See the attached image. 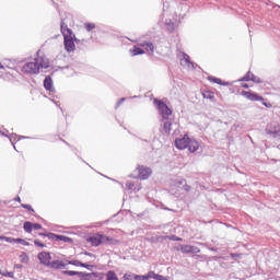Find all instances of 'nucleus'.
<instances>
[{"label": "nucleus", "mask_w": 280, "mask_h": 280, "mask_svg": "<svg viewBox=\"0 0 280 280\" xmlns=\"http://www.w3.org/2000/svg\"><path fill=\"white\" fill-rule=\"evenodd\" d=\"M20 261H21V264H27V261H30V257L27 256V254L22 253L20 255Z\"/></svg>", "instance_id": "nucleus-29"}, {"label": "nucleus", "mask_w": 280, "mask_h": 280, "mask_svg": "<svg viewBox=\"0 0 280 280\" xmlns=\"http://www.w3.org/2000/svg\"><path fill=\"white\" fill-rule=\"evenodd\" d=\"M35 63L37 65L39 71L40 69H49V59L47 58V56H45V52H43V50H37Z\"/></svg>", "instance_id": "nucleus-2"}, {"label": "nucleus", "mask_w": 280, "mask_h": 280, "mask_svg": "<svg viewBox=\"0 0 280 280\" xmlns=\"http://www.w3.org/2000/svg\"><path fill=\"white\" fill-rule=\"evenodd\" d=\"M242 88H243V89H248V84L242 83Z\"/></svg>", "instance_id": "nucleus-44"}, {"label": "nucleus", "mask_w": 280, "mask_h": 280, "mask_svg": "<svg viewBox=\"0 0 280 280\" xmlns=\"http://www.w3.org/2000/svg\"><path fill=\"white\" fill-rule=\"evenodd\" d=\"M265 130L267 135H280V124L278 121L272 120L269 124H267Z\"/></svg>", "instance_id": "nucleus-5"}, {"label": "nucleus", "mask_w": 280, "mask_h": 280, "mask_svg": "<svg viewBox=\"0 0 280 280\" xmlns=\"http://www.w3.org/2000/svg\"><path fill=\"white\" fill-rule=\"evenodd\" d=\"M130 51L132 56H143V54H145V50H143V48H140L138 46H133V48Z\"/></svg>", "instance_id": "nucleus-21"}, {"label": "nucleus", "mask_w": 280, "mask_h": 280, "mask_svg": "<svg viewBox=\"0 0 280 280\" xmlns=\"http://www.w3.org/2000/svg\"><path fill=\"white\" fill-rule=\"evenodd\" d=\"M179 250L180 253H184V254H198L200 253V248L194 246V245H180L179 247Z\"/></svg>", "instance_id": "nucleus-13"}, {"label": "nucleus", "mask_w": 280, "mask_h": 280, "mask_svg": "<svg viewBox=\"0 0 280 280\" xmlns=\"http://www.w3.org/2000/svg\"><path fill=\"white\" fill-rule=\"evenodd\" d=\"M84 27H85L86 32H92V30H95V24H93V23H85Z\"/></svg>", "instance_id": "nucleus-32"}, {"label": "nucleus", "mask_w": 280, "mask_h": 280, "mask_svg": "<svg viewBox=\"0 0 280 280\" xmlns=\"http://www.w3.org/2000/svg\"><path fill=\"white\" fill-rule=\"evenodd\" d=\"M171 240H172L173 242H183V238H180V237H178V236H176V235L171 236Z\"/></svg>", "instance_id": "nucleus-38"}, {"label": "nucleus", "mask_w": 280, "mask_h": 280, "mask_svg": "<svg viewBox=\"0 0 280 280\" xmlns=\"http://www.w3.org/2000/svg\"><path fill=\"white\" fill-rule=\"evenodd\" d=\"M190 139L191 138H189L188 135H184L183 138H176L175 148H177V150H187V144L189 143Z\"/></svg>", "instance_id": "nucleus-6"}, {"label": "nucleus", "mask_w": 280, "mask_h": 280, "mask_svg": "<svg viewBox=\"0 0 280 280\" xmlns=\"http://www.w3.org/2000/svg\"><path fill=\"white\" fill-rule=\"evenodd\" d=\"M252 82H257V83H259L260 81H259V79H257V77L254 75V80H252Z\"/></svg>", "instance_id": "nucleus-43"}, {"label": "nucleus", "mask_w": 280, "mask_h": 280, "mask_svg": "<svg viewBox=\"0 0 280 280\" xmlns=\"http://www.w3.org/2000/svg\"><path fill=\"white\" fill-rule=\"evenodd\" d=\"M182 67H186V69H194V62L189 58V55L184 54L183 58L180 59Z\"/></svg>", "instance_id": "nucleus-15"}, {"label": "nucleus", "mask_w": 280, "mask_h": 280, "mask_svg": "<svg viewBox=\"0 0 280 280\" xmlns=\"http://www.w3.org/2000/svg\"><path fill=\"white\" fill-rule=\"evenodd\" d=\"M208 80L209 82H213V84H224L222 83V79H218L215 77H209Z\"/></svg>", "instance_id": "nucleus-30"}, {"label": "nucleus", "mask_w": 280, "mask_h": 280, "mask_svg": "<svg viewBox=\"0 0 280 280\" xmlns=\"http://www.w3.org/2000/svg\"><path fill=\"white\" fill-rule=\"evenodd\" d=\"M126 186L128 187V189H132L135 187V184L128 183V184H126Z\"/></svg>", "instance_id": "nucleus-42"}, {"label": "nucleus", "mask_w": 280, "mask_h": 280, "mask_svg": "<svg viewBox=\"0 0 280 280\" xmlns=\"http://www.w3.org/2000/svg\"><path fill=\"white\" fill-rule=\"evenodd\" d=\"M86 242L91 244V246H101V244H104L103 235L93 234L86 238Z\"/></svg>", "instance_id": "nucleus-10"}, {"label": "nucleus", "mask_w": 280, "mask_h": 280, "mask_svg": "<svg viewBox=\"0 0 280 280\" xmlns=\"http://www.w3.org/2000/svg\"><path fill=\"white\" fill-rule=\"evenodd\" d=\"M0 275H3V272L1 271V269H0Z\"/></svg>", "instance_id": "nucleus-49"}, {"label": "nucleus", "mask_w": 280, "mask_h": 280, "mask_svg": "<svg viewBox=\"0 0 280 280\" xmlns=\"http://www.w3.org/2000/svg\"><path fill=\"white\" fill-rule=\"evenodd\" d=\"M0 240H5V236H0Z\"/></svg>", "instance_id": "nucleus-48"}, {"label": "nucleus", "mask_w": 280, "mask_h": 280, "mask_svg": "<svg viewBox=\"0 0 280 280\" xmlns=\"http://www.w3.org/2000/svg\"><path fill=\"white\" fill-rule=\"evenodd\" d=\"M241 95H243V97H246V100H249V102H264L262 96L250 91H242Z\"/></svg>", "instance_id": "nucleus-7"}, {"label": "nucleus", "mask_w": 280, "mask_h": 280, "mask_svg": "<svg viewBox=\"0 0 280 280\" xmlns=\"http://www.w3.org/2000/svg\"><path fill=\"white\" fill-rule=\"evenodd\" d=\"M15 244H22L23 246H30V243L23 238H15Z\"/></svg>", "instance_id": "nucleus-33"}, {"label": "nucleus", "mask_w": 280, "mask_h": 280, "mask_svg": "<svg viewBox=\"0 0 280 280\" xmlns=\"http://www.w3.org/2000/svg\"><path fill=\"white\" fill-rule=\"evenodd\" d=\"M262 106H266V108H272V104L271 103L262 102Z\"/></svg>", "instance_id": "nucleus-41"}, {"label": "nucleus", "mask_w": 280, "mask_h": 280, "mask_svg": "<svg viewBox=\"0 0 280 280\" xmlns=\"http://www.w3.org/2000/svg\"><path fill=\"white\" fill-rule=\"evenodd\" d=\"M49 266L50 268H55V270H60V268H65V266H67V260H54Z\"/></svg>", "instance_id": "nucleus-18"}, {"label": "nucleus", "mask_w": 280, "mask_h": 280, "mask_svg": "<svg viewBox=\"0 0 280 280\" xmlns=\"http://www.w3.org/2000/svg\"><path fill=\"white\" fill-rule=\"evenodd\" d=\"M152 272H149L147 276H139L135 273H125L122 280H149L152 279Z\"/></svg>", "instance_id": "nucleus-9"}, {"label": "nucleus", "mask_w": 280, "mask_h": 280, "mask_svg": "<svg viewBox=\"0 0 280 280\" xmlns=\"http://www.w3.org/2000/svg\"><path fill=\"white\" fill-rule=\"evenodd\" d=\"M139 46L140 47H145L147 51H150V54H154V44H152L150 42H143V43H140Z\"/></svg>", "instance_id": "nucleus-20"}, {"label": "nucleus", "mask_w": 280, "mask_h": 280, "mask_svg": "<svg viewBox=\"0 0 280 280\" xmlns=\"http://www.w3.org/2000/svg\"><path fill=\"white\" fill-rule=\"evenodd\" d=\"M22 73H25L26 75H36L40 73V70L38 69V65H36V61L26 62L22 69Z\"/></svg>", "instance_id": "nucleus-3"}, {"label": "nucleus", "mask_w": 280, "mask_h": 280, "mask_svg": "<svg viewBox=\"0 0 280 280\" xmlns=\"http://www.w3.org/2000/svg\"><path fill=\"white\" fill-rule=\"evenodd\" d=\"M44 88L46 91H49L50 93H54V80L51 77L47 75L44 80Z\"/></svg>", "instance_id": "nucleus-16"}, {"label": "nucleus", "mask_w": 280, "mask_h": 280, "mask_svg": "<svg viewBox=\"0 0 280 280\" xmlns=\"http://www.w3.org/2000/svg\"><path fill=\"white\" fill-rule=\"evenodd\" d=\"M34 244H35V246H37L38 248H45V244H43L40 241H38V240H35L34 241Z\"/></svg>", "instance_id": "nucleus-36"}, {"label": "nucleus", "mask_w": 280, "mask_h": 280, "mask_svg": "<svg viewBox=\"0 0 280 280\" xmlns=\"http://www.w3.org/2000/svg\"><path fill=\"white\" fill-rule=\"evenodd\" d=\"M40 229H43V225L39 223H33V231H40Z\"/></svg>", "instance_id": "nucleus-37"}, {"label": "nucleus", "mask_w": 280, "mask_h": 280, "mask_svg": "<svg viewBox=\"0 0 280 280\" xmlns=\"http://www.w3.org/2000/svg\"><path fill=\"white\" fill-rule=\"evenodd\" d=\"M57 242H65V244H73V238L65 235H59Z\"/></svg>", "instance_id": "nucleus-23"}, {"label": "nucleus", "mask_w": 280, "mask_h": 280, "mask_svg": "<svg viewBox=\"0 0 280 280\" xmlns=\"http://www.w3.org/2000/svg\"><path fill=\"white\" fill-rule=\"evenodd\" d=\"M14 241H15V238H13V237L4 236V242H9L10 244H12V242H14Z\"/></svg>", "instance_id": "nucleus-40"}, {"label": "nucleus", "mask_w": 280, "mask_h": 280, "mask_svg": "<svg viewBox=\"0 0 280 280\" xmlns=\"http://www.w3.org/2000/svg\"><path fill=\"white\" fill-rule=\"evenodd\" d=\"M119 244L118 240H115L110 236L103 235V244Z\"/></svg>", "instance_id": "nucleus-24"}, {"label": "nucleus", "mask_w": 280, "mask_h": 280, "mask_svg": "<svg viewBox=\"0 0 280 280\" xmlns=\"http://www.w3.org/2000/svg\"><path fill=\"white\" fill-rule=\"evenodd\" d=\"M0 69H3V65L0 62Z\"/></svg>", "instance_id": "nucleus-47"}, {"label": "nucleus", "mask_w": 280, "mask_h": 280, "mask_svg": "<svg viewBox=\"0 0 280 280\" xmlns=\"http://www.w3.org/2000/svg\"><path fill=\"white\" fill-rule=\"evenodd\" d=\"M137 172L138 178H140L141 180H147V178H150V174H152V170L147 166H138Z\"/></svg>", "instance_id": "nucleus-8"}, {"label": "nucleus", "mask_w": 280, "mask_h": 280, "mask_svg": "<svg viewBox=\"0 0 280 280\" xmlns=\"http://www.w3.org/2000/svg\"><path fill=\"white\" fill-rule=\"evenodd\" d=\"M63 275H67L68 277H75L78 275H81V272L80 271L66 270V271H63Z\"/></svg>", "instance_id": "nucleus-31"}, {"label": "nucleus", "mask_w": 280, "mask_h": 280, "mask_svg": "<svg viewBox=\"0 0 280 280\" xmlns=\"http://www.w3.org/2000/svg\"><path fill=\"white\" fill-rule=\"evenodd\" d=\"M154 104L158 107V110H159L160 115H162L163 119H168L170 116H172V109H170V107H167V104H165L159 100H155Z\"/></svg>", "instance_id": "nucleus-4"}, {"label": "nucleus", "mask_w": 280, "mask_h": 280, "mask_svg": "<svg viewBox=\"0 0 280 280\" xmlns=\"http://www.w3.org/2000/svg\"><path fill=\"white\" fill-rule=\"evenodd\" d=\"M18 202H21V197L15 198Z\"/></svg>", "instance_id": "nucleus-46"}, {"label": "nucleus", "mask_w": 280, "mask_h": 280, "mask_svg": "<svg viewBox=\"0 0 280 280\" xmlns=\"http://www.w3.org/2000/svg\"><path fill=\"white\" fill-rule=\"evenodd\" d=\"M106 280H119V277H117V273L114 270H109L106 273Z\"/></svg>", "instance_id": "nucleus-25"}, {"label": "nucleus", "mask_w": 280, "mask_h": 280, "mask_svg": "<svg viewBox=\"0 0 280 280\" xmlns=\"http://www.w3.org/2000/svg\"><path fill=\"white\" fill-rule=\"evenodd\" d=\"M23 229H24L25 233H32L33 223L30 221L24 222Z\"/></svg>", "instance_id": "nucleus-26"}, {"label": "nucleus", "mask_w": 280, "mask_h": 280, "mask_svg": "<svg viewBox=\"0 0 280 280\" xmlns=\"http://www.w3.org/2000/svg\"><path fill=\"white\" fill-rule=\"evenodd\" d=\"M243 80H244L245 82H250L252 80H255V74H253L252 72H247V73L245 74V77L243 78Z\"/></svg>", "instance_id": "nucleus-28"}, {"label": "nucleus", "mask_w": 280, "mask_h": 280, "mask_svg": "<svg viewBox=\"0 0 280 280\" xmlns=\"http://www.w3.org/2000/svg\"><path fill=\"white\" fill-rule=\"evenodd\" d=\"M39 235L42 237H48V240H51L52 242H58V237H59L58 234H54V233H48V234L39 233Z\"/></svg>", "instance_id": "nucleus-22"}, {"label": "nucleus", "mask_w": 280, "mask_h": 280, "mask_svg": "<svg viewBox=\"0 0 280 280\" xmlns=\"http://www.w3.org/2000/svg\"><path fill=\"white\" fill-rule=\"evenodd\" d=\"M67 266H77L81 268H86V270H90L93 268L92 265L86 264V262H81L80 260H66Z\"/></svg>", "instance_id": "nucleus-14"}, {"label": "nucleus", "mask_w": 280, "mask_h": 280, "mask_svg": "<svg viewBox=\"0 0 280 280\" xmlns=\"http://www.w3.org/2000/svg\"><path fill=\"white\" fill-rule=\"evenodd\" d=\"M163 128H164L165 135H170V132H172V122H170V121L164 122Z\"/></svg>", "instance_id": "nucleus-27"}, {"label": "nucleus", "mask_w": 280, "mask_h": 280, "mask_svg": "<svg viewBox=\"0 0 280 280\" xmlns=\"http://www.w3.org/2000/svg\"><path fill=\"white\" fill-rule=\"evenodd\" d=\"M38 259L40 261V264H43L44 266H50L51 264V254L47 253V252H42L38 254Z\"/></svg>", "instance_id": "nucleus-12"}, {"label": "nucleus", "mask_w": 280, "mask_h": 280, "mask_svg": "<svg viewBox=\"0 0 280 280\" xmlns=\"http://www.w3.org/2000/svg\"><path fill=\"white\" fill-rule=\"evenodd\" d=\"M61 34L63 36V45L65 49L68 52L75 51V35H73V31L67 26L65 21L60 23Z\"/></svg>", "instance_id": "nucleus-1"}, {"label": "nucleus", "mask_w": 280, "mask_h": 280, "mask_svg": "<svg viewBox=\"0 0 280 280\" xmlns=\"http://www.w3.org/2000/svg\"><path fill=\"white\" fill-rule=\"evenodd\" d=\"M85 255H88L89 257H91L93 259L91 261V264H93V261H95V259H96L95 254H90L89 252H85Z\"/></svg>", "instance_id": "nucleus-39"}, {"label": "nucleus", "mask_w": 280, "mask_h": 280, "mask_svg": "<svg viewBox=\"0 0 280 280\" xmlns=\"http://www.w3.org/2000/svg\"><path fill=\"white\" fill-rule=\"evenodd\" d=\"M21 207L23 209H26L27 211H32L34 213V208H32L30 205L27 203H22Z\"/></svg>", "instance_id": "nucleus-34"}, {"label": "nucleus", "mask_w": 280, "mask_h": 280, "mask_svg": "<svg viewBox=\"0 0 280 280\" xmlns=\"http://www.w3.org/2000/svg\"><path fill=\"white\" fill-rule=\"evenodd\" d=\"M232 257H240V254H231Z\"/></svg>", "instance_id": "nucleus-45"}, {"label": "nucleus", "mask_w": 280, "mask_h": 280, "mask_svg": "<svg viewBox=\"0 0 280 280\" xmlns=\"http://www.w3.org/2000/svg\"><path fill=\"white\" fill-rule=\"evenodd\" d=\"M186 150H188L190 154H194L195 152H198V150H200V143L196 139L190 138L186 145Z\"/></svg>", "instance_id": "nucleus-11"}, {"label": "nucleus", "mask_w": 280, "mask_h": 280, "mask_svg": "<svg viewBox=\"0 0 280 280\" xmlns=\"http://www.w3.org/2000/svg\"><path fill=\"white\" fill-rule=\"evenodd\" d=\"M203 100H209L210 102H215V93L211 90H206L201 92Z\"/></svg>", "instance_id": "nucleus-17"}, {"label": "nucleus", "mask_w": 280, "mask_h": 280, "mask_svg": "<svg viewBox=\"0 0 280 280\" xmlns=\"http://www.w3.org/2000/svg\"><path fill=\"white\" fill-rule=\"evenodd\" d=\"M2 277H9L11 279H14V272L12 271H5L2 273Z\"/></svg>", "instance_id": "nucleus-35"}, {"label": "nucleus", "mask_w": 280, "mask_h": 280, "mask_svg": "<svg viewBox=\"0 0 280 280\" xmlns=\"http://www.w3.org/2000/svg\"><path fill=\"white\" fill-rule=\"evenodd\" d=\"M80 275V280H96L97 279V273L92 272V273H79Z\"/></svg>", "instance_id": "nucleus-19"}]
</instances>
